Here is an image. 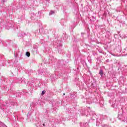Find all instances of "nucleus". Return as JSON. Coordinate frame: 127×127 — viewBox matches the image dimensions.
I'll list each match as a JSON object with an SVG mask.
<instances>
[{"mask_svg":"<svg viewBox=\"0 0 127 127\" xmlns=\"http://www.w3.org/2000/svg\"><path fill=\"white\" fill-rule=\"evenodd\" d=\"M0 127H5V125L3 124L1 122H0Z\"/></svg>","mask_w":127,"mask_h":127,"instance_id":"nucleus-1","label":"nucleus"},{"mask_svg":"<svg viewBox=\"0 0 127 127\" xmlns=\"http://www.w3.org/2000/svg\"><path fill=\"white\" fill-rule=\"evenodd\" d=\"M100 75H101V76H102L104 75V72H103V70H101L99 72Z\"/></svg>","mask_w":127,"mask_h":127,"instance_id":"nucleus-2","label":"nucleus"},{"mask_svg":"<svg viewBox=\"0 0 127 127\" xmlns=\"http://www.w3.org/2000/svg\"><path fill=\"white\" fill-rule=\"evenodd\" d=\"M54 13H55V12L54 11H51L50 12V14L51 15H52V14H54Z\"/></svg>","mask_w":127,"mask_h":127,"instance_id":"nucleus-3","label":"nucleus"},{"mask_svg":"<svg viewBox=\"0 0 127 127\" xmlns=\"http://www.w3.org/2000/svg\"><path fill=\"white\" fill-rule=\"evenodd\" d=\"M26 56H27V57H29V56H30V54L28 52H26Z\"/></svg>","mask_w":127,"mask_h":127,"instance_id":"nucleus-4","label":"nucleus"},{"mask_svg":"<svg viewBox=\"0 0 127 127\" xmlns=\"http://www.w3.org/2000/svg\"><path fill=\"white\" fill-rule=\"evenodd\" d=\"M44 94H45V91H42V95H44Z\"/></svg>","mask_w":127,"mask_h":127,"instance_id":"nucleus-5","label":"nucleus"},{"mask_svg":"<svg viewBox=\"0 0 127 127\" xmlns=\"http://www.w3.org/2000/svg\"><path fill=\"white\" fill-rule=\"evenodd\" d=\"M112 55H113V56H115V55H114V54H112Z\"/></svg>","mask_w":127,"mask_h":127,"instance_id":"nucleus-6","label":"nucleus"},{"mask_svg":"<svg viewBox=\"0 0 127 127\" xmlns=\"http://www.w3.org/2000/svg\"><path fill=\"white\" fill-rule=\"evenodd\" d=\"M65 95V93H64V95Z\"/></svg>","mask_w":127,"mask_h":127,"instance_id":"nucleus-7","label":"nucleus"},{"mask_svg":"<svg viewBox=\"0 0 127 127\" xmlns=\"http://www.w3.org/2000/svg\"><path fill=\"white\" fill-rule=\"evenodd\" d=\"M43 126H44V124H43Z\"/></svg>","mask_w":127,"mask_h":127,"instance_id":"nucleus-8","label":"nucleus"}]
</instances>
